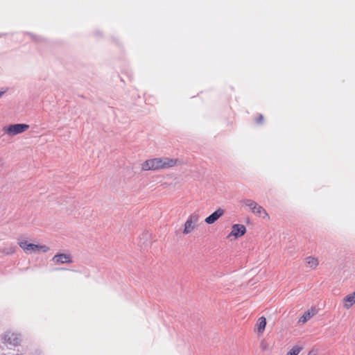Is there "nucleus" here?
<instances>
[{"instance_id":"1","label":"nucleus","mask_w":355,"mask_h":355,"mask_svg":"<svg viewBox=\"0 0 355 355\" xmlns=\"http://www.w3.org/2000/svg\"><path fill=\"white\" fill-rule=\"evenodd\" d=\"M178 159H173L167 157L153 158L147 159L141 164L143 171H157L173 167L180 164Z\"/></svg>"},{"instance_id":"2","label":"nucleus","mask_w":355,"mask_h":355,"mask_svg":"<svg viewBox=\"0 0 355 355\" xmlns=\"http://www.w3.org/2000/svg\"><path fill=\"white\" fill-rule=\"evenodd\" d=\"M18 245L26 254L33 252H46L49 250V248L45 245H36L28 243L26 241L18 239Z\"/></svg>"},{"instance_id":"3","label":"nucleus","mask_w":355,"mask_h":355,"mask_svg":"<svg viewBox=\"0 0 355 355\" xmlns=\"http://www.w3.org/2000/svg\"><path fill=\"white\" fill-rule=\"evenodd\" d=\"M200 219V216L198 213L194 212L191 214L184 223V228L183 230L184 234H188L193 231L197 226L198 222Z\"/></svg>"},{"instance_id":"4","label":"nucleus","mask_w":355,"mask_h":355,"mask_svg":"<svg viewBox=\"0 0 355 355\" xmlns=\"http://www.w3.org/2000/svg\"><path fill=\"white\" fill-rule=\"evenodd\" d=\"M29 125L26 123H15L3 128V133H23L28 130Z\"/></svg>"},{"instance_id":"5","label":"nucleus","mask_w":355,"mask_h":355,"mask_svg":"<svg viewBox=\"0 0 355 355\" xmlns=\"http://www.w3.org/2000/svg\"><path fill=\"white\" fill-rule=\"evenodd\" d=\"M3 339L6 344L11 347L17 346L21 342L20 335L12 331L6 332L3 336Z\"/></svg>"},{"instance_id":"6","label":"nucleus","mask_w":355,"mask_h":355,"mask_svg":"<svg viewBox=\"0 0 355 355\" xmlns=\"http://www.w3.org/2000/svg\"><path fill=\"white\" fill-rule=\"evenodd\" d=\"M225 213L224 209L221 208H218L214 213L207 217L205 220V223L207 224H213L219 218H220Z\"/></svg>"},{"instance_id":"7","label":"nucleus","mask_w":355,"mask_h":355,"mask_svg":"<svg viewBox=\"0 0 355 355\" xmlns=\"http://www.w3.org/2000/svg\"><path fill=\"white\" fill-rule=\"evenodd\" d=\"M52 261L57 263H66L73 262L71 256L67 254H57L53 257Z\"/></svg>"},{"instance_id":"8","label":"nucleus","mask_w":355,"mask_h":355,"mask_svg":"<svg viewBox=\"0 0 355 355\" xmlns=\"http://www.w3.org/2000/svg\"><path fill=\"white\" fill-rule=\"evenodd\" d=\"M246 232V228L243 225L235 224L232 226V230L229 236H234L236 238L241 236Z\"/></svg>"},{"instance_id":"9","label":"nucleus","mask_w":355,"mask_h":355,"mask_svg":"<svg viewBox=\"0 0 355 355\" xmlns=\"http://www.w3.org/2000/svg\"><path fill=\"white\" fill-rule=\"evenodd\" d=\"M316 313H317V310L314 308H312L310 310H308L307 311L304 312L303 315L300 318L299 322H301L302 324L306 323L309 319H311Z\"/></svg>"},{"instance_id":"10","label":"nucleus","mask_w":355,"mask_h":355,"mask_svg":"<svg viewBox=\"0 0 355 355\" xmlns=\"http://www.w3.org/2000/svg\"><path fill=\"white\" fill-rule=\"evenodd\" d=\"M344 302H345L344 306L347 309H349L355 303V291L347 295L344 298Z\"/></svg>"},{"instance_id":"11","label":"nucleus","mask_w":355,"mask_h":355,"mask_svg":"<svg viewBox=\"0 0 355 355\" xmlns=\"http://www.w3.org/2000/svg\"><path fill=\"white\" fill-rule=\"evenodd\" d=\"M256 216L259 217L266 218L268 217V214L266 211L260 205L257 204L256 208L254 209L252 211Z\"/></svg>"},{"instance_id":"12","label":"nucleus","mask_w":355,"mask_h":355,"mask_svg":"<svg viewBox=\"0 0 355 355\" xmlns=\"http://www.w3.org/2000/svg\"><path fill=\"white\" fill-rule=\"evenodd\" d=\"M266 320L264 317H261L258 320V322L257 324V331L259 334H262L266 328Z\"/></svg>"},{"instance_id":"13","label":"nucleus","mask_w":355,"mask_h":355,"mask_svg":"<svg viewBox=\"0 0 355 355\" xmlns=\"http://www.w3.org/2000/svg\"><path fill=\"white\" fill-rule=\"evenodd\" d=\"M305 263L308 267L315 268L319 263L318 259L312 257L305 258Z\"/></svg>"},{"instance_id":"14","label":"nucleus","mask_w":355,"mask_h":355,"mask_svg":"<svg viewBox=\"0 0 355 355\" xmlns=\"http://www.w3.org/2000/svg\"><path fill=\"white\" fill-rule=\"evenodd\" d=\"M17 247L12 245H8L0 249V252L6 255H10L15 253Z\"/></svg>"},{"instance_id":"15","label":"nucleus","mask_w":355,"mask_h":355,"mask_svg":"<svg viewBox=\"0 0 355 355\" xmlns=\"http://www.w3.org/2000/svg\"><path fill=\"white\" fill-rule=\"evenodd\" d=\"M243 202L253 211L254 209L256 208L257 202L250 199H245L243 200Z\"/></svg>"},{"instance_id":"16","label":"nucleus","mask_w":355,"mask_h":355,"mask_svg":"<svg viewBox=\"0 0 355 355\" xmlns=\"http://www.w3.org/2000/svg\"><path fill=\"white\" fill-rule=\"evenodd\" d=\"M302 349V347L298 346H294L286 355H298Z\"/></svg>"},{"instance_id":"17","label":"nucleus","mask_w":355,"mask_h":355,"mask_svg":"<svg viewBox=\"0 0 355 355\" xmlns=\"http://www.w3.org/2000/svg\"><path fill=\"white\" fill-rule=\"evenodd\" d=\"M260 347L263 351L268 350L269 349V344L265 340H263L260 343Z\"/></svg>"},{"instance_id":"18","label":"nucleus","mask_w":355,"mask_h":355,"mask_svg":"<svg viewBox=\"0 0 355 355\" xmlns=\"http://www.w3.org/2000/svg\"><path fill=\"white\" fill-rule=\"evenodd\" d=\"M150 237V234L148 232H144L142 234V237L140 239L141 241L142 239H144L145 241H143L142 245H147L146 241Z\"/></svg>"},{"instance_id":"19","label":"nucleus","mask_w":355,"mask_h":355,"mask_svg":"<svg viewBox=\"0 0 355 355\" xmlns=\"http://www.w3.org/2000/svg\"><path fill=\"white\" fill-rule=\"evenodd\" d=\"M263 120V116L262 114H259V116L256 119V122L257 123H262Z\"/></svg>"},{"instance_id":"20","label":"nucleus","mask_w":355,"mask_h":355,"mask_svg":"<svg viewBox=\"0 0 355 355\" xmlns=\"http://www.w3.org/2000/svg\"><path fill=\"white\" fill-rule=\"evenodd\" d=\"M7 89L1 88L0 89V98L7 92Z\"/></svg>"},{"instance_id":"21","label":"nucleus","mask_w":355,"mask_h":355,"mask_svg":"<svg viewBox=\"0 0 355 355\" xmlns=\"http://www.w3.org/2000/svg\"><path fill=\"white\" fill-rule=\"evenodd\" d=\"M31 37H33V40H35V41H39V37L35 36V35H33L32 34H30Z\"/></svg>"},{"instance_id":"22","label":"nucleus","mask_w":355,"mask_h":355,"mask_svg":"<svg viewBox=\"0 0 355 355\" xmlns=\"http://www.w3.org/2000/svg\"><path fill=\"white\" fill-rule=\"evenodd\" d=\"M308 355H315V353L313 351H310Z\"/></svg>"},{"instance_id":"23","label":"nucleus","mask_w":355,"mask_h":355,"mask_svg":"<svg viewBox=\"0 0 355 355\" xmlns=\"http://www.w3.org/2000/svg\"><path fill=\"white\" fill-rule=\"evenodd\" d=\"M10 135H10V134H8V135H2V136L0 137V139H1L2 137H5V136H6V137H10Z\"/></svg>"},{"instance_id":"24","label":"nucleus","mask_w":355,"mask_h":355,"mask_svg":"<svg viewBox=\"0 0 355 355\" xmlns=\"http://www.w3.org/2000/svg\"><path fill=\"white\" fill-rule=\"evenodd\" d=\"M3 164V162L2 158L0 157V166H2Z\"/></svg>"}]
</instances>
